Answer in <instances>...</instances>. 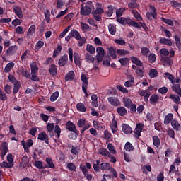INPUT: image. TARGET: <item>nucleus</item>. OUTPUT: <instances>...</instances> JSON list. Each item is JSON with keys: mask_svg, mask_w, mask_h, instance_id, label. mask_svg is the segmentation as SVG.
<instances>
[{"mask_svg": "<svg viewBox=\"0 0 181 181\" xmlns=\"http://www.w3.org/2000/svg\"><path fill=\"white\" fill-rule=\"evenodd\" d=\"M104 13V9L100 7L95 8V10L92 11L91 8L87 5L81 6V16H88V15H93V18L97 22H100L102 20L101 15Z\"/></svg>", "mask_w": 181, "mask_h": 181, "instance_id": "nucleus-1", "label": "nucleus"}, {"mask_svg": "<svg viewBox=\"0 0 181 181\" xmlns=\"http://www.w3.org/2000/svg\"><path fill=\"white\" fill-rule=\"evenodd\" d=\"M114 169L109 163H100V160H95V163L93 164V170L94 172L98 173L100 170H110Z\"/></svg>", "mask_w": 181, "mask_h": 181, "instance_id": "nucleus-2", "label": "nucleus"}, {"mask_svg": "<svg viewBox=\"0 0 181 181\" xmlns=\"http://www.w3.org/2000/svg\"><path fill=\"white\" fill-rule=\"evenodd\" d=\"M68 54L69 55V61L75 62V65L81 66V59L77 52L74 53L72 48H68Z\"/></svg>", "mask_w": 181, "mask_h": 181, "instance_id": "nucleus-3", "label": "nucleus"}, {"mask_svg": "<svg viewBox=\"0 0 181 181\" xmlns=\"http://www.w3.org/2000/svg\"><path fill=\"white\" fill-rule=\"evenodd\" d=\"M81 82L84 83L81 86V90H83V93H84V95H86V97H87V84H88V78L86 76V75L81 74Z\"/></svg>", "mask_w": 181, "mask_h": 181, "instance_id": "nucleus-4", "label": "nucleus"}, {"mask_svg": "<svg viewBox=\"0 0 181 181\" xmlns=\"http://www.w3.org/2000/svg\"><path fill=\"white\" fill-rule=\"evenodd\" d=\"M65 127L66 129H68V131L74 132L76 134H78V130L76 129V126L71 121L66 122V124H65Z\"/></svg>", "mask_w": 181, "mask_h": 181, "instance_id": "nucleus-5", "label": "nucleus"}, {"mask_svg": "<svg viewBox=\"0 0 181 181\" xmlns=\"http://www.w3.org/2000/svg\"><path fill=\"white\" fill-rule=\"evenodd\" d=\"M95 52H97V62L100 63L105 54V50L103 47H97Z\"/></svg>", "mask_w": 181, "mask_h": 181, "instance_id": "nucleus-6", "label": "nucleus"}, {"mask_svg": "<svg viewBox=\"0 0 181 181\" xmlns=\"http://www.w3.org/2000/svg\"><path fill=\"white\" fill-rule=\"evenodd\" d=\"M37 140L44 141V143H45L47 145H48L49 143V137L48 135L45 133V132H41L40 133H38V136L37 137Z\"/></svg>", "mask_w": 181, "mask_h": 181, "instance_id": "nucleus-7", "label": "nucleus"}, {"mask_svg": "<svg viewBox=\"0 0 181 181\" xmlns=\"http://www.w3.org/2000/svg\"><path fill=\"white\" fill-rule=\"evenodd\" d=\"M29 158L27 156H23V157H22L21 159V165L22 167H23L24 169L32 167V164L29 163Z\"/></svg>", "mask_w": 181, "mask_h": 181, "instance_id": "nucleus-8", "label": "nucleus"}, {"mask_svg": "<svg viewBox=\"0 0 181 181\" xmlns=\"http://www.w3.org/2000/svg\"><path fill=\"white\" fill-rule=\"evenodd\" d=\"M1 158L4 159V157L6 155L8 151V144L6 142H2L0 146Z\"/></svg>", "mask_w": 181, "mask_h": 181, "instance_id": "nucleus-9", "label": "nucleus"}, {"mask_svg": "<svg viewBox=\"0 0 181 181\" xmlns=\"http://www.w3.org/2000/svg\"><path fill=\"white\" fill-rule=\"evenodd\" d=\"M117 21L119 23L122 25H125L126 24L136 23V21H133L130 20V18L125 17H118L117 18Z\"/></svg>", "mask_w": 181, "mask_h": 181, "instance_id": "nucleus-10", "label": "nucleus"}, {"mask_svg": "<svg viewBox=\"0 0 181 181\" xmlns=\"http://www.w3.org/2000/svg\"><path fill=\"white\" fill-rule=\"evenodd\" d=\"M108 103L114 107H119V105H121V102L119 101L118 98L116 97L108 98Z\"/></svg>", "mask_w": 181, "mask_h": 181, "instance_id": "nucleus-11", "label": "nucleus"}, {"mask_svg": "<svg viewBox=\"0 0 181 181\" xmlns=\"http://www.w3.org/2000/svg\"><path fill=\"white\" fill-rule=\"evenodd\" d=\"M67 37H74L75 39L86 38L85 37H81V35H80V33H78V31L75 29L71 30Z\"/></svg>", "mask_w": 181, "mask_h": 181, "instance_id": "nucleus-12", "label": "nucleus"}, {"mask_svg": "<svg viewBox=\"0 0 181 181\" xmlns=\"http://www.w3.org/2000/svg\"><path fill=\"white\" fill-rule=\"evenodd\" d=\"M13 12L15 13V15L19 18V19L23 18L22 8H21V7L18 6H13Z\"/></svg>", "mask_w": 181, "mask_h": 181, "instance_id": "nucleus-13", "label": "nucleus"}, {"mask_svg": "<svg viewBox=\"0 0 181 181\" xmlns=\"http://www.w3.org/2000/svg\"><path fill=\"white\" fill-rule=\"evenodd\" d=\"M68 62V55L65 54L59 58V60L58 61V65L60 67H64L65 65H66V63Z\"/></svg>", "mask_w": 181, "mask_h": 181, "instance_id": "nucleus-14", "label": "nucleus"}, {"mask_svg": "<svg viewBox=\"0 0 181 181\" xmlns=\"http://www.w3.org/2000/svg\"><path fill=\"white\" fill-rule=\"evenodd\" d=\"M55 129V125L54 123H48L47 124V132L49 133V137L52 138L54 136V132H52Z\"/></svg>", "mask_w": 181, "mask_h": 181, "instance_id": "nucleus-15", "label": "nucleus"}, {"mask_svg": "<svg viewBox=\"0 0 181 181\" xmlns=\"http://www.w3.org/2000/svg\"><path fill=\"white\" fill-rule=\"evenodd\" d=\"M79 169H81V173H83V175H86V174H87V173L88 172V170L91 169V164H90V163H86V166H83L81 164V166H79Z\"/></svg>", "mask_w": 181, "mask_h": 181, "instance_id": "nucleus-16", "label": "nucleus"}, {"mask_svg": "<svg viewBox=\"0 0 181 181\" xmlns=\"http://www.w3.org/2000/svg\"><path fill=\"white\" fill-rule=\"evenodd\" d=\"M160 100V96L157 94H153L151 95V97H150V104L153 105H157L158 103V100Z\"/></svg>", "mask_w": 181, "mask_h": 181, "instance_id": "nucleus-17", "label": "nucleus"}, {"mask_svg": "<svg viewBox=\"0 0 181 181\" xmlns=\"http://www.w3.org/2000/svg\"><path fill=\"white\" fill-rule=\"evenodd\" d=\"M130 61L132 62V63L139 67H142L143 66V63L141 62V61H140V59H139L137 57L132 56L130 57Z\"/></svg>", "mask_w": 181, "mask_h": 181, "instance_id": "nucleus-18", "label": "nucleus"}, {"mask_svg": "<svg viewBox=\"0 0 181 181\" xmlns=\"http://www.w3.org/2000/svg\"><path fill=\"white\" fill-rule=\"evenodd\" d=\"M122 132L124 133V134H132V128L127 124H122Z\"/></svg>", "mask_w": 181, "mask_h": 181, "instance_id": "nucleus-19", "label": "nucleus"}, {"mask_svg": "<svg viewBox=\"0 0 181 181\" xmlns=\"http://www.w3.org/2000/svg\"><path fill=\"white\" fill-rule=\"evenodd\" d=\"M48 71L52 76H57V66L54 64H51L49 66V68L48 69Z\"/></svg>", "mask_w": 181, "mask_h": 181, "instance_id": "nucleus-20", "label": "nucleus"}, {"mask_svg": "<svg viewBox=\"0 0 181 181\" xmlns=\"http://www.w3.org/2000/svg\"><path fill=\"white\" fill-rule=\"evenodd\" d=\"M98 153L105 157L113 156L112 155H111L110 151H108L107 148H100V150L98 151Z\"/></svg>", "mask_w": 181, "mask_h": 181, "instance_id": "nucleus-21", "label": "nucleus"}, {"mask_svg": "<svg viewBox=\"0 0 181 181\" xmlns=\"http://www.w3.org/2000/svg\"><path fill=\"white\" fill-rule=\"evenodd\" d=\"M108 31L111 35H115L117 33V25L112 23H110V25H108Z\"/></svg>", "mask_w": 181, "mask_h": 181, "instance_id": "nucleus-22", "label": "nucleus"}, {"mask_svg": "<svg viewBox=\"0 0 181 181\" xmlns=\"http://www.w3.org/2000/svg\"><path fill=\"white\" fill-rule=\"evenodd\" d=\"M75 78V72L71 71H69L66 76H65V81L69 82L74 81V78Z\"/></svg>", "mask_w": 181, "mask_h": 181, "instance_id": "nucleus-23", "label": "nucleus"}, {"mask_svg": "<svg viewBox=\"0 0 181 181\" xmlns=\"http://www.w3.org/2000/svg\"><path fill=\"white\" fill-rule=\"evenodd\" d=\"M170 123L172 128H173V129H175L176 132L180 130V124H179L177 120L173 119Z\"/></svg>", "mask_w": 181, "mask_h": 181, "instance_id": "nucleus-24", "label": "nucleus"}, {"mask_svg": "<svg viewBox=\"0 0 181 181\" xmlns=\"http://www.w3.org/2000/svg\"><path fill=\"white\" fill-rule=\"evenodd\" d=\"M172 90L181 97V89L179 84L172 85Z\"/></svg>", "mask_w": 181, "mask_h": 181, "instance_id": "nucleus-25", "label": "nucleus"}, {"mask_svg": "<svg viewBox=\"0 0 181 181\" xmlns=\"http://www.w3.org/2000/svg\"><path fill=\"white\" fill-rule=\"evenodd\" d=\"M16 52V48L15 46L9 47V48H8V49H6V51L5 52V53L8 56H13V54H15Z\"/></svg>", "mask_w": 181, "mask_h": 181, "instance_id": "nucleus-26", "label": "nucleus"}, {"mask_svg": "<svg viewBox=\"0 0 181 181\" xmlns=\"http://www.w3.org/2000/svg\"><path fill=\"white\" fill-rule=\"evenodd\" d=\"M160 43L161 45H165L167 46H172V41L170 39H166L165 37L160 38Z\"/></svg>", "mask_w": 181, "mask_h": 181, "instance_id": "nucleus-27", "label": "nucleus"}, {"mask_svg": "<svg viewBox=\"0 0 181 181\" xmlns=\"http://www.w3.org/2000/svg\"><path fill=\"white\" fill-rule=\"evenodd\" d=\"M180 96H177V95H170V99L173 101V103L176 105L180 104V98H179Z\"/></svg>", "mask_w": 181, "mask_h": 181, "instance_id": "nucleus-28", "label": "nucleus"}, {"mask_svg": "<svg viewBox=\"0 0 181 181\" xmlns=\"http://www.w3.org/2000/svg\"><path fill=\"white\" fill-rule=\"evenodd\" d=\"M153 145L156 146V148H159L160 145H161V142L160 141V138L157 136H153Z\"/></svg>", "mask_w": 181, "mask_h": 181, "instance_id": "nucleus-29", "label": "nucleus"}, {"mask_svg": "<svg viewBox=\"0 0 181 181\" xmlns=\"http://www.w3.org/2000/svg\"><path fill=\"white\" fill-rule=\"evenodd\" d=\"M14 66L15 64H13V62H9L6 64V65L5 66V69H4V72L8 73L9 71H11V70H12V69H13Z\"/></svg>", "mask_w": 181, "mask_h": 181, "instance_id": "nucleus-30", "label": "nucleus"}, {"mask_svg": "<svg viewBox=\"0 0 181 181\" xmlns=\"http://www.w3.org/2000/svg\"><path fill=\"white\" fill-rule=\"evenodd\" d=\"M173 119V115L172 114H168L167 116H165V118L164 119V124L168 125L172 122V120Z\"/></svg>", "mask_w": 181, "mask_h": 181, "instance_id": "nucleus-31", "label": "nucleus"}, {"mask_svg": "<svg viewBox=\"0 0 181 181\" xmlns=\"http://www.w3.org/2000/svg\"><path fill=\"white\" fill-rule=\"evenodd\" d=\"M108 53L110 54V56H111V57H112V59H117V52L115 50V49H114V47H111L110 49H108Z\"/></svg>", "mask_w": 181, "mask_h": 181, "instance_id": "nucleus-32", "label": "nucleus"}, {"mask_svg": "<svg viewBox=\"0 0 181 181\" xmlns=\"http://www.w3.org/2000/svg\"><path fill=\"white\" fill-rule=\"evenodd\" d=\"M97 99H98L97 95H95V94L91 95V105H93L94 107H97L98 106Z\"/></svg>", "mask_w": 181, "mask_h": 181, "instance_id": "nucleus-33", "label": "nucleus"}, {"mask_svg": "<svg viewBox=\"0 0 181 181\" xmlns=\"http://www.w3.org/2000/svg\"><path fill=\"white\" fill-rule=\"evenodd\" d=\"M20 89H21V83L18 82H16V83L13 84V89L12 90V93L13 95H16V93H18Z\"/></svg>", "mask_w": 181, "mask_h": 181, "instance_id": "nucleus-34", "label": "nucleus"}, {"mask_svg": "<svg viewBox=\"0 0 181 181\" xmlns=\"http://www.w3.org/2000/svg\"><path fill=\"white\" fill-rule=\"evenodd\" d=\"M140 53H141L143 57H147V56L149 55L148 53H150V49L147 47H141V49H140Z\"/></svg>", "mask_w": 181, "mask_h": 181, "instance_id": "nucleus-35", "label": "nucleus"}, {"mask_svg": "<svg viewBox=\"0 0 181 181\" xmlns=\"http://www.w3.org/2000/svg\"><path fill=\"white\" fill-rule=\"evenodd\" d=\"M107 9L108 10L105 11V15H107V17L110 18L114 13V7L112 6H108Z\"/></svg>", "mask_w": 181, "mask_h": 181, "instance_id": "nucleus-36", "label": "nucleus"}, {"mask_svg": "<svg viewBox=\"0 0 181 181\" xmlns=\"http://www.w3.org/2000/svg\"><path fill=\"white\" fill-rule=\"evenodd\" d=\"M129 78H130V80L124 82V87L126 88H129L132 86L131 83H134V78H133V76H132L131 75L129 76Z\"/></svg>", "mask_w": 181, "mask_h": 181, "instance_id": "nucleus-37", "label": "nucleus"}, {"mask_svg": "<svg viewBox=\"0 0 181 181\" xmlns=\"http://www.w3.org/2000/svg\"><path fill=\"white\" fill-rule=\"evenodd\" d=\"M86 50L90 53V54H94L95 53L96 49L90 45H87L86 47Z\"/></svg>", "mask_w": 181, "mask_h": 181, "instance_id": "nucleus-38", "label": "nucleus"}, {"mask_svg": "<svg viewBox=\"0 0 181 181\" xmlns=\"http://www.w3.org/2000/svg\"><path fill=\"white\" fill-rule=\"evenodd\" d=\"M170 6L173 8H175V9H177V10L181 9V2L178 3L176 1H170Z\"/></svg>", "mask_w": 181, "mask_h": 181, "instance_id": "nucleus-39", "label": "nucleus"}, {"mask_svg": "<svg viewBox=\"0 0 181 181\" xmlns=\"http://www.w3.org/2000/svg\"><path fill=\"white\" fill-rule=\"evenodd\" d=\"M117 112H118V115H119V116L121 117H124L126 115V114H127V112L126 111V109L124 107H118Z\"/></svg>", "mask_w": 181, "mask_h": 181, "instance_id": "nucleus-40", "label": "nucleus"}, {"mask_svg": "<svg viewBox=\"0 0 181 181\" xmlns=\"http://www.w3.org/2000/svg\"><path fill=\"white\" fill-rule=\"evenodd\" d=\"M44 46V42L42 40L37 41V44H35V46H34V50L35 52H37Z\"/></svg>", "mask_w": 181, "mask_h": 181, "instance_id": "nucleus-41", "label": "nucleus"}, {"mask_svg": "<svg viewBox=\"0 0 181 181\" xmlns=\"http://www.w3.org/2000/svg\"><path fill=\"white\" fill-rule=\"evenodd\" d=\"M59 97V93L58 91H55L52 95H51V97L49 98V101L54 103L57 100V99Z\"/></svg>", "mask_w": 181, "mask_h": 181, "instance_id": "nucleus-42", "label": "nucleus"}, {"mask_svg": "<svg viewBox=\"0 0 181 181\" xmlns=\"http://www.w3.org/2000/svg\"><path fill=\"white\" fill-rule=\"evenodd\" d=\"M45 163H47V165H48V168L51 169H54L55 168V165H54V163L50 158H45Z\"/></svg>", "mask_w": 181, "mask_h": 181, "instance_id": "nucleus-43", "label": "nucleus"}, {"mask_svg": "<svg viewBox=\"0 0 181 181\" xmlns=\"http://www.w3.org/2000/svg\"><path fill=\"white\" fill-rule=\"evenodd\" d=\"M49 16H50L49 10L48 9L45 10V12H44V18L45 20V22L49 23V21H51V18Z\"/></svg>", "mask_w": 181, "mask_h": 181, "instance_id": "nucleus-44", "label": "nucleus"}, {"mask_svg": "<svg viewBox=\"0 0 181 181\" xmlns=\"http://www.w3.org/2000/svg\"><path fill=\"white\" fill-rule=\"evenodd\" d=\"M173 39L175 40L176 47H177L178 49H181V43H180V38L177 35L173 36Z\"/></svg>", "mask_w": 181, "mask_h": 181, "instance_id": "nucleus-45", "label": "nucleus"}, {"mask_svg": "<svg viewBox=\"0 0 181 181\" xmlns=\"http://www.w3.org/2000/svg\"><path fill=\"white\" fill-rule=\"evenodd\" d=\"M1 168H11L13 166V164L12 163H6L5 161L2 162L0 164Z\"/></svg>", "mask_w": 181, "mask_h": 181, "instance_id": "nucleus-46", "label": "nucleus"}, {"mask_svg": "<svg viewBox=\"0 0 181 181\" xmlns=\"http://www.w3.org/2000/svg\"><path fill=\"white\" fill-rule=\"evenodd\" d=\"M111 130L112 132V134H115L117 131L118 130V126L117 124V121H112V124H111Z\"/></svg>", "mask_w": 181, "mask_h": 181, "instance_id": "nucleus-47", "label": "nucleus"}, {"mask_svg": "<svg viewBox=\"0 0 181 181\" xmlns=\"http://www.w3.org/2000/svg\"><path fill=\"white\" fill-rule=\"evenodd\" d=\"M75 40H78V47H81L84 44H86V37L83 38H75Z\"/></svg>", "mask_w": 181, "mask_h": 181, "instance_id": "nucleus-48", "label": "nucleus"}, {"mask_svg": "<svg viewBox=\"0 0 181 181\" xmlns=\"http://www.w3.org/2000/svg\"><path fill=\"white\" fill-rule=\"evenodd\" d=\"M75 40H78V47H81L84 44H86V37L83 38H75Z\"/></svg>", "mask_w": 181, "mask_h": 181, "instance_id": "nucleus-49", "label": "nucleus"}, {"mask_svg": "<svg viewBox=\"0 0 181 181\" xmlns=\"http://www.w3.org/2000/svg\"><path fill=\"white\" fill-rule=\"evenodd\" d=\"M158 74V71H157V70L154 69H151L150 72L148 73V76L151 78H154L157 77Z\"/></svg>", "mask_w": 181, "mask_h": 181, "instance_id": "nucleus-50", "label": "nucleus"}, {"mask_svg": "<svg viewBox=\"0 0 181 181\" xmlns=\"http://www.w3.org/2000/svg\"><path fill=\"white\" fill-rule=\"evenodd\" d=\"M147 57H148V63L154 64L156 62V54L151 53L147 55Z\"/></svg>", "mask_w": 181, "mask_h": 181, "instance_id": "nucleus-51", "label": "nucleus"}, {"mask_svg": "<svg viewBox=\"0 0 181 181\" xmlns=\"http://www.w3.org/2000/svg\"><path fill=\"white\" fill-rule=\"evenodd\" d=\"M124 150L127 152L132 151L134 150L133 146L129 142H126L124 144Z\"/></svg>", "mask_w": 181, "mask_h": 181, "instance_id": "nucleus-52", "label": "nucleus"}, {"mask_svg": "<svg viewBox=\"0 0 181 181\" xmlns=\"http://www.w3.org/2000/svg\"><path fill=\"white\" fill-rule=\"evenodd\" d=\"M62 50V46L57 47V49H54V54H52V57L55 58L61 53V51Z\"/></svg>", "mask_w": 181, "mask_h": 181, "instance_id": "nucleus-53", "label": "nucleus"}, {"mask_svg": "<svg viewBox=\"0 0 181 181\" xmlns=\"http://www.w3.org/2000/svg\"><path fill=\"white\" fill-rule=\"evenodd\" d=\"M52 132L57 134V138L59 139V136H61V128L58 124L55 125V129L52 130Z\"/></svg>", "mask_w": 181, "mask_h": 181, "instance_id": "nucleus-54", "label": "nucleus"}, {"mask_svg": "<svg viewBox=\"0 0 181 181\" xmlns=\"http://www.w3.org/2000/svg\"><path fill=\"white\" fill-rule=\"evenodd\" d=\"M114 42L117 45H119L121 46H124L126 45V42L122 37H119V39H115L114 40Z\"/></svg>", "mask_w": 181, "mask_h": 181, "instance_id": "nucleus-55", "label": "nucleus"}, {"mask_svg": "<svg viewBox=\"0 0 181 181\" xmlns=\"http://www.w3.org/2000/svg\"><path fill=\"white\" fill-rule=\"evenodd\" d=\"M123 105H124L126 108H129V107L133 105L134 104H132V100L126 98L123 100Z\"/></svg>", "mask_w": 181, "mask_h": 181, "instance_id": "nucleus-56", "label": "nucleus"}, {"mask_svg": "<svg viewBox=\"0 0 181 181\" xmlns=\"http://www.w3.org/2000/svg\"><path fill=\"white\" fill-rule=\"evenodd\" d=\"M150 9L153 11V12L150 13V16H153V19H157V11L156 7L151 6Z\"/></svg>", "mask_w": 181, "mask_h": 181, "instance_id": "nucleus-57", "label": "nucleus"}, {"mask_svg": "<svg viewBox=\"0 0 181 181\" xmlns=\"http://www.w3.org/2000/svg\"><path fill=\"white\" fill-rule=\"evenodd\" d=\"M116 52L119 56H126L127 54H129L128 50H124V49H117Z\"/></svg>", "mask_w": 181, "mask_h": 181, "instance_id": "nucleus-58", "label": "nucleus"}, {"mask_svg": "<svg viewBox=\"0 0 181 181\" xmlns=\"http://www.w3.org/2000/svg\"><path fill=\"white\" fill-rule=\"evenodd\" d=\"M118 62L121 63L122 66H125L126 65H127V63H129V58H121L118 60Z\"/></svg>", "mask_w": 181, "mask_h": 181, "instance_id": "nucleus-59", "label": "nucleus"}, {"mask_svg": "<svg viewBox=\"0 0 181 181\" xmlns=\"http://www.w3.org/2000/svg\"><path fill=\"white\" fill-rule=\"evenodd\" d=\"M76 109L81 112H86V107H84V105H83V103H78V105H76Z\"/></svg>", "mask_w": 181, "mask_h": 181, "instance_id": "nucleus-60", "label": "nucleus"}, {"mask_svg": "<svg viewBox=\"0 0 181 181\" xmlns=\"http://www.w3.org/2000/svg\"><path fill=\"white\" fill-rule=\"evenodd\" d=\"M86 60L88 63H94V57L91 56L90 54H86Z\"/></svg>", "mask_w": 181, "mask_h": 181, "instance_id": "nucleus-61", "label": "nucleus"}, {"mask_svg": "<svg viewBox=\"0 0 181 181\" xmlns=\"http://www.w3.org/2000/svg\"><path fill=\"white\" fill-rule=\"evenodd\" d=\"M30 69H31L32 74H37L38 68L36 64L30 65Z\"/></svg>", "mask_w": 181, "mask_h": 181, "instance_id": "nucleus-62", "label": "nucleus"}, {"mask_svg": "<svg viewBox=\"0 0 181 181\" xmlns=\"http://www.w3.org/2000/svg\"><path fill=\"white\" fill-rule=\"evenodd\" d=\"M87 124H88L86 123V119H81L78 120V127H79V128H81L83 126H86Z\"/></svg>", "mask_w": 181, "mask_h": 181, "instance_id": "nucleus-63", "label": "nucleus"}, {"mask_svg": "<svg viewBox=\"0 0 181 181\" xmlns=\"http://www.w3.org/2000/svg\"><path fill=\"white\" fill-rule=\"evenodd\" d=\"M174 129L171 128H168V130H167V134H168V136H170V139L175 138V132Z\"/></svg>", "mask_w": 181, "mask_h": 181, "instance_id": "nucleus-64", "label": "nucleus"}]
</instances>
